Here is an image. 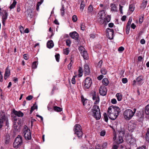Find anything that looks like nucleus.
Returning a JSON list of instances; mask_svg holds the SVG:
<instances>
[{"label":"nucleus","mask_w":149,"mask_h":149,"mask_svg":"<svg viewBox=\"0 0 149 149\" xmlns=\"http://www.w3.org/2000/svg\"><path fill=\"white\" fill-rule=\"evenodd\" d=\"M108 116L110 119L114 120H115L119 115L120 109L117 106H110L108 109Z\"/></svg>","instance_id":"obj_1"},{"label":"nucleus","mask_w":149,"mask_h":149,"mask_svg":"<svg viewBox=\"0 0 149 149\" xmlns=\"http://www.w3.org/2000/svg\"><path fill=\"white\" fill-rule=\"evenodd\" d=\"M106 14L104 10L100 11L98 13L97 16V19L98 22L101 24H104L105 22V17Z\"/></svg>","instance_id":"obj_2"},{"label":"nucleus","mask_w":149,"mask_h":149,"mask_svg":"<svg viewBox=\"0 0 149 149\" xmlns=\"http://www.w3.org/2000/svg\"><path fill=\"white\" fill-rule=\"evenodd\" d=\"M92 110L93 117L97 120L100 119L101 118V114L99 107L97 105H94Z\"/></svg>","instance_id":"obj_3"},{"label":"nucleus","mask_w":149,"mask_h":149,"mask_svg":"<svg viewBox=\"0 0 149 149\" xmlns=\"http://www.w3.org/2000/svg\"><path fill=\"white\" fill-rule=\"evenodd\" d=\"M74 134H76L79 138L82 137L83 133L81 126L80 125L76 124L74 127Z\"/></svg>","instance_id":"obj_4"},{"label":"nucleus","mask_w":149,"mask_h":149,"mask_svg":"<svg viewBox=\"0 0 149 149\" xmlns=\"http://www.w3.org/2000/svg\"><path fill=\"white\" fill-rule=\"evenodd\" d=\"M23 143L22 138L20 135H18L17 136L15 139L13 144L14 147L15 148H17L20 146Z\"/></svg>","instance_id":"obj_5"},{"label":"nucleus","mask_w":149,"mask_h":149,"mask_svg":"<svg viewBox=\"0 0 149 149\" xmlns=\"http://www.w3.org/2000/svg\"><path fill=\"white\" fill-rule=\"evenodd\" d=\"M124 118L126 120H129L134 115L133 111L130 109L125 110L123 113Z\"/></svg>","instance_id":"obj_6"},{"label":"nucleus","mask_w":149,"mask_h":149,"mask_svg":"<svg viewBox=\"0 0 149 149\" xmlns=\"http://www.w3.org/2000/svg\"><path fill=\"white\" fill-rule=\"evenodd\" d=\"M23 134L26 140H29L31 138V133L30 130L27 126L25 127L23 130Z\"/></svg>","instance_id":"obj_7"},{"label":"nucleus","mask_w":149,"mask_h":149,"mask_svg":"<svg viewBox=\"0 0 149 149\" xmlns=\"http://www.w3.org/2000/svg\"><path fill=\"white\" fill-rule=\"evenodd\" d=\"M114 31L113 29L107 28L106 30V35L110 39H113L114 36Z\"/></svg>","instance_id":"obj_8"},{"label":"nucleus","mask_w":149,"mask_h":149,"mask_svg":"<svg viewBox=\"0 0 149 149\" xmlns=\"http://www.w3.org/2000/svg\"><path fill=\"white\" fill-rule=\"evenodd\" d=\"M92 84V80L89 77H87L85 80L84 87V88L88 89L91 86Z\"/></svg>","instance_id":"obj_9"},{"label":"nucleus","mask_w":149,"mask_h":149,"mask_svg":"<svg viewBox=\"0 0 149 149\" xmlns=\"http://www.w3.org/2000/svg\"><path fill=\"white\" fill-rule=\"evenodd\" d=\"M125 132L121 130L118 131V139L117 143L118 144L123 142V137L124 136Z\"/></svg>","instance_id":"obj_10"},{"label":"nucleus","mask_w":149,"mask_h":149,"mask_svg":"<svg viewBox=\"0 0 149 149\" xmlns=\"http://www.w3.org/2000/svg\"><path fill=\"white\" fill-rule=\"evenodd\" d=\"M107 90L106 87L104 86L100 87L99 90L100 94L102 96L106 95L107 93Z\"/></svg>","instance_id":"obj_11"},{"label":"nucleus","mask_w":149,"mask_h":149,"mask_svg":"<svg viewBox=\"0 0 149 149\" xmlns=\"http://www.w3.org/2000/svg\"><path fill=\"white\" fill-rule=\"evenodd\" d=\"M69 35L72 38L75 40H78L79 35L76 31H74L70 33Z\"/></svg>","instance_id":"obj_12"},{"label":"nucleus","mask_w":149,"mask_h":149,"mask_svg":"<svg viewBox=\"0 0 149 149\" xmlns=\"http://www.w3.org/2000/svg\"><path fill=\"white\" fill-rule=\"evenodd\" d=\"M84 71L85 75H88L90 73V68L89 66L87 64H85L84 65Z\"/></svg>","instance_id":"obj_13"},{"label":"nucleus","mask_w":149,"mask_h":149,"mask_svg":"<svg viewBox=\"0 0 149 149\" xmlns=\"http://www.w3.org/2000/svg\"><path fill=\"white\" fill-rule=\"evenodd\" d=\"M10 75V70L8 67H7L6 69L4 74V79L6 80L7 78Z\"/></svg>","instance_id":"obj_14"},{"label":"nucleus","mask_w":149,"mask_h":149,"mask_svg":"<svg viewBox=\"0 0 149 149\" xmlns=\"http://www.w3.org/2000/svg\"><path fill=\"white\" fill-rule=\"evenodd\" d=\"M13 112L15 115L18 117H22L24 115L23 113L20 111H18L14 109Z\"/></svg>","instance_id":"obj_15"},{"label":"nucleus","mask_w":149,"mask_h":149,"mask_svg":"<svg viewBox=\"0 0 149 149\" xmlns=\"http://www.w3.org/2000/svg\"><path fill=\"white\" fill-rule=\"evenodd\" d=\"M81 54L85 59H87L88 58V55L86 51H84L83 52H81Z\"/></svg>","instance_id":"obj_16"},{"label":"nucleus","mask_w":149,"mask_h":149,"mask_svg":"<svg viewBox=\"0 0 149 149\" xmlns=\"http://www.w3.org/2000/svg\"><path fill=\"white\" fill-rule=\"evenodd\" d=\"M54 45L53 42L52 40L48 41L47 43V47L50 49L52 48L53 47Z\"/></svg>","instance_id":"obj_17"},{"label":"nucleus","mask_w":149,"mask_h":149,"mask_svg":"<svg viewBox=\"0 0 149 149\" xmlns=\"http://www.w3.org/2000/svg\"><path fill=\"white\" fill-rule=\"evenodd\" d=\"M102 83L105 86H107L109 83V81L107 78H104L102 81Z\"/></svg>","instance_id":"obj_18"},{"label":"nucleus","mask_w":149,"mask_h":149,"mask_svg":"<svg viewBox=\"0 0 149 149\" xmlns=\"http://www.w3.org/2000/svg\"><path fill=\"white\" fill-rule=\"evenodd\" d=\"M111 10L116 11V5L114 3H111L110 4Z\"/></svg>","instance_id":"obj_19"},{"label":"nucleus","mask_w":149,"mask_h":149,"mask_svg":"<svg viewBox=\"0 0 149 149\" xmlns=\"http://www.w3.org/2000/svg\"><path fill=\"white\" fill-rule=\"evenodd\" d=\"M3 16L2 17V21H6L7 18L8 14L6 11L5 12Z\"/></svg>","instance_id":"obj_20"},{"label":"nucleus","mask_w":149,"mask_h":149,"mask_svg":"<svg viewBox=\"0 0 149 149\" xmlns=\"http://www.w3.org/2000/svg\"><path fill=\"white\" fill-rule=\"evenodd\" d=\"M93 9V8L92 5H90L88 7V13L92 14Z\"/></svg>","instance_id":"obj_21"},{"label":"nucleus","mask_w":149,"mask_h":149,"mask_svg":"<svg viewBox=\"0 0 149 149\" xmlns=\"http://www.w3.org/2000/svg\"><path fill=\"white\" fill-rule=\"evenodd\" d=\"M105 22H104V24H106V22H108L110 21L111 19V16L109 15H107L106 17H105Z\"/></svg>","instance_id":"obj_22"},{"label":"nucleus","mask_w":149,"mask_h":149,"mask_svg":"<svg viewBox=\"0 0 149 149\" xmlns=\"http://www.w3.org/2000/svg\"><path fill=\"white\" fill-rule=\"evenodd\" d=\"M145 112L146 115H148L149 114V104L146 107Z\"/></svg>","instance_id":"obj_23"},{"label":"nucleus","mask_w":149,"mask_h":149,"mask_svg":"<svg viewBox=\"0 0 149 149\" xmlns=\"http://www.w3.org/2000/svg\"><path fill=\"white\" fill-rule=\"evenodd\" d=\"M38 108V107L37 105L36 104H34L33 106L31 108L30 113L31 114L32 113L33 111L35 109H37Z\"/></svg>","instance_id":"obj_24"},{"label":"nucleus","mask_w":149,"mask_h":149,"mask_svg":"<svg viewBox=\"0 0 149 149\" xmlns=\"http://www.w3.org/2000/svg\"><path fill=\"white\" fill-rule=\"evenodd\" d=\"M17 3V2L15 0H14L13 1V3L10 5V6L9 8L10 9H12L13 8L15 7Z\"/></svg>","instance_id":"obj_25"},{"label":"nucleus","mask_w":149,"mask_h":149,"mask_svg":"<svg viewBox=\"0 0 149 149\" xmlns=\"http://www.w3.org/2000/svg\"><path fill=\"white\" fill-rule=\"evenodd\" d=\"M116 96L117 97V99L118 101H120L122 100V95L120 93H117Z\"/></svg>","instance_id":"obj_26"},{"label":"nucleus","mask_w":149,"mask_h":149,"mask_svg":"<svg viewBox=\"0 0 149 149\" xmlns=\"http://www.w3.org/2000/svg\"><path fill=\"white\" fill-rule=\"evenodd\" d=\"M54 110L58 112H60L62 110V108L57 106H55L54 107Z\"/></svg>","instance_id":"obj_27"},{"label":"nucleus","mask_w":149,"mask_h":149,"mask_svg":"<svg viewBox=\"0 0 149 149\" xmlns=\"http://www.w3.org/2000/svg\"><path fill=\"white\" fill-rule=\"evenodd\" d=\"M147 3V1H144L142 3L141 6V8H146V5Z\"/></svg>","instance_id":"obj_28"},{"label":"nucleus","mask_w":149,"mask_h":149,"mask_svg":"<svg viewBox=\"0 0 149 149\" xmlns=\"http://www.w3.org/2000/svg\"><path fill=\"white\" fill-rule=\"evenodd\" d=\"M83 69L81 67H79L78 70L79 75V77H81L82 75Z\"/></svg>","instance_id":"obj_29"},{"label":"nucleus","mask_w":149,"mask_h":149,"mask_svg":"<svg viewBox=\"0 0 149 149\" xmlns=\"http://www.w3.org/2000/svg\"><path fill=\"white\" fill-rule=\"evenodd\" d=\"M129 10L132 12L134 11V7L133 4H131L129 6Z\"/></svg>","instance_id":"obj_30"},{"label":"nucleus","mask_w":149,"mask_h":149,"mask_svg":"<svg viewBox=\"0 0 149 149\" xmlns=\"http://www.w3.org/2000/svg\"><path fill=\"white\" fill-rule=\"evenodd\" d=\"M61 15L62 16H63L64 14L65 9L64 7V5H62V8L61 9Z\"/></svg>","instance_id":"obj_31"},{"label":"nucleus","mask_w":149,"mask_h":149,"mask_svg":"<svg viewBox=\"0 0 149 149\" xmlns=\"http://www.w3.org/2000/svg\"><path fill=\"white\" fill-rule=\"evenodd\" d=\"M0 117H1V119H4L5 120V113L3 112H2L0 113Z\"/></svg>","instance_id":"obj_32"},{"label":"nucleus","mask_w":149,"mask_h":149,"mask_svg":"<svg viewBox=\"0 0 149 149\" xmlns=\"http://www.w3.org/2000/svg\"><path fill=\"white\" fill-rule=\"evenodd\" d=\"M37 61H34L32 65V69H35L36 68H37Z\"/></svg>","instance_id":"obj_33"},{"label":"nucleus","mask_w":149,"mask_h":149,"mask_svg":"<svg viewBox=\"0 0 149 149\" xmlns=\"http://www.w3.org/2000/svg\"><path fill=\"white\" fill-rule=\"evenodd\" d=\"M84 1H82L80 5V8L81 11H82L84 7V4L83 3Z\"/></svg>","instance_id":"obj_34"},{"label":"nucleus","mask_w":149,"mask_h":149,"mask_svg":"<svg viewBox=\"0 0 149 149\" xmlns=\"http://www.w3.org/2000/svg\"><path fill=\"white\" fill-rule=\"evenodd\" d=\"M118 144H113V146L112 147L111 149H118Z\"/></svg>","instance_id":"obj_35"},{"label":"nucleus","mask_w":149,"mask_h":149,"mask_svg":"<svg viewBox=\"0 0 149 149\" xmlns=\"http://www.w3.org/2000/svg\"><path fill=\"white\" fill-rule=\"evenodd\" d=\"M101 72L102 74H105L107 73V70L104 68H102L101 70Z\"/></svg>","instance_id":"obj_36"},{"label":"nucleus","mask_w":149,"mask_h":149,"mask_svg":"<svg viewBox=\"0 0 149 149\" xmlns=\"http://www.w3.org/2000/svg\"><path fill=\"white\" fill-rule=\"evenodd\" d=\"M18 124L17 123H16L15 122H14L13 125V128L15 130H18Z\"/></svg>","instance_id":"obj_37"},{"label":"nucleus","mask_w":149,"mask_h":149,"mask_svg":"<svg viewBox=\"0 0 149 149\" xmlns=\"http://www.w3.org/2000/svg\"><path fill=\"white\" fill-rule=\"evenodd\" d=\"M64 53L66 55H68L69 53V48H67L63 50Z\"/></svg>","instance_id":"obj_38"},{"label":"nucleus","mask_w":149,"mask_h":149,"mask_svg":"<svg viewBox=\"0 0 149 149\" xmlns=\"http://www.w3.org/2000/svg\"><path fill=\"white\" fill-rule=\"evenodd\" d=\"M104 118L105 121L107 122L108 120V118L107 113H104Z\"/></svg>","instance_id":"obj_39"},{"label":"nucleus","mask_w":149,"mask_h":149,"mask_svg":"<svg viewBox=\"0 0 149 149\" xmlns=\"http://www.w3.org/2000/svg\"><path fill=\"white\" fill-rule=\"evenodd\" d=\"M5 120L0 118V129L3 126V124Z\"/></svg>","instance_id":"obj_40"},{"label":"nucleus","mask_w":149,"mask_h":149,"mask_svg":"<svg viewBox=\"0 0 149 149\" xmlns=\"http://www.w3.org/2000/svg\"><path fill=\"white\" fill-rule=\"evenodd\" d=\"M85 24L84 23H82L81 24V29L83 31L85 30Z\"/></svg>","instance_id":"obj_41"},{"label":"nucleus","mask_w":149,"mask_h":149,"mask_svg":"<svg viewBox=\"0 0 149 149\" xmlns=\"http://www.w3.org/2000/svg\"><path fill=\"white\" fill-rule=\"evenodd\" d=\"M59 56L60 55L58 54H56L55 55L56 60L58 62L59 61Z\"/></svg>","instance_id":"obj_42"},{"label":"nucleus","mask_w":149,"mask_h":149,"mask_svg":"<svg viewBox=\"0 0 149 149\" xmlns=\"http://www.w3.org/2000/svg\"><path fill=\"white\" fill-rule=\"evenodd\" d=\"M66 44L67 45L70 47V46L71 41L70 40L68 39L66 40Z\"/></svg>","instance_id":"obj_43"},{"label":"nucleus","mask_w":149,"mask_h":149,"mask_svg":"<svg viewBox=\"0 0 149 149\" xmlns=\"http://www.w3.org/2000/svg\"><path fill=\"white\" fill-rule=\"evenodd\" d=\"M130 26H126V33L127 34H128L130 30Z\"/></svg>","instance_id":"obj_44"},{"label":"nucleus","mask_w":149,"mask_h":149,"mask_svg":"<svg viewBox=\"0 0 149 149\" xmlns=\"http://www.w3.org/2000/svg\"><path fill=\"white\" fill-rule=\"evenodd\" d=\"M81 101L83 104V105L84 106L85 105V101L86 100H87L85 99L83 96H81Z\"/></svg>","instance_id":"obj_45"},{"label":"nucleus","mask_w":149,"mask_h":149,"mask_svg":"<svg viewBox=\"0 0 149 149\" xmlns=\"http://www.w3.org/2000/svg\"><path fill=\"white\" fill-rule=\"evenodd\" d=\"M72 19L74 22H75L77 19V18L76 15H74L72 17Z\"/></svg>","instance_id":"obj_46"},{"label":"nucleus","mask_w":149,"mask_h":149,"mask_svg":"<svg viewBox=\"0 0 149 149\" xmlns=\"http://www.w3.org/2000/svg\"><path fill=\"white\" fill-rule=\"evenodd\" d=\"M143 77L142 76H139L136 79V80L137 82H140L143 79Z\"/></svg>","instance_id":"obj_47"},{"label":"nucleus","mask_w":149,"mask_h":149,"mask_svg":"<svg viewBox=\"0 0 149 149\" xmlns=\"http://www.w3.org/2000/svg\"><path fill=\"white\" fill-rule=\"evenodd\" d=\"M102 63V61L101 60L98 62L97 64V67L99 68H101Z\"/></svg>","instance_id":"obj_48"},{"label":"nucleus","mask_w":149,"mask_h":149,"mask_svg":"<svg viewBox=\"0 0 149 149\" xmlns=\"http://www.w3.org/2000/svg\"><path fill=\"white\" fill-rule=\"evenodd\" d=\"M79 50L80 52L85 50L84 48L82 46L80 47L79 48Z\"/></svg>","instance_id":"obj_49"},{"label":"nucleus","mask_w":149,"mask_h":149,"mask_svg":"<svg viewBox=\"0 0 149 149\" xmlns=\"http://www.w3.org/2000/svg\"><path fill=\"white\" fill-rule=\"evenodd\" d=\"M98 97H96V92H94V93L93 95V100H95L97 98H98Z\"/></svg>","instance_id":"obj_50"},{"label":"nucleus","mask_w":149,"mask_h":149,"mask_svg":"<svg viewBox=\"0 0 149 149\" xmlns=\"http://www.w3.org/2000/svg\"><path fill=\"white\" fill-rule=\"evenodd\" d=\"M72 57H71V62L70 63H69L68 66V69H69V70H70L71 68V66H72V64H71V62H72Z\"/></svg>","instance_id":"obj_51"},{"label":"nucleus","mask_w":149,"mask_h":149,"mask_svg":"<svg viewBox=\"0 0 149 149\" xmlns=\"http://www.w3.org/2000/svg\"><path fill=\"white\" fill-rule=\"evenodd\" d=\"M122 82L124 84H125L127 82V79L126 78H123L122 79Z\"/></svg>","instance_id":"obj_52"},{"label":"nucleus","mask_w":149,"mask_h":149,"mask_svg":"<svg viewBox=\"0 0 149 149\" xmlns=\"http://www.w3.org/2000/svg\"><path fill=\"white\" fill-rule=\"evenodd\" d=\"M132 21V19H130L128 22L127 23L126 26H130L131 24Z\"/></svg>","instance_id":"obj_53"},{"label":"nucleus","mask_w":149,"mask_h":149,"mask_svg":"<svg viewBox=\"0 0 149 149\" xmlns=\"http://www.w3.org/2000/svg\"><path fill=\"white\" fill-rule=\"evenodd\" d=\"M146 139L149 138V128H148V129L147 132L146 134Z\"/></svg>","instance_id":"obj_54"},{"label":"nucleus","mask_w":149,"mask_h":149,"mask_svg":"<svg viewBox=\"0 0 149 149\" xmlns=\"http://www.w3.org/2000/svg\"><path fill=\"white\" fill-rule=\"evenodd\" d=\"M124 50V48L123 47H120L118 49V51L119 52H122Z\"/></svg>","instance_id":"obj_55"},{"label":"nucleus","mask_w":149,"mask_h":149,"mask_svg":"<svg viewBox=\"0 0 149 149\" xmlns=\"http://www.w3.org/2000/svg\"><path fill=\"white\" fill-rule=\"evenodd\" d=\"M105 131L104 130H103L101 132L100 135L101 136H104L105 135Z\"/></svg>","instance_id":"obj_56"},{"label":"nucleus","mask_w":149,"mask_h":149,"mask_svg":"<svg viewBox=\"0 0 149 149\" xmlns=\"http://www.w3.org/2000/svg\"><path fill=\"white\" fill-rule=\"evenodd\" d=\"M33 96L32 95H29L26 97V99L28 100H31L33 98Z\"/></svg>","instance_id":"obj_57"},{"label":"nucleus","mask_w":149,"mask_h":149,"mask_svg":"<svg viewBox=\"0 0 149 149\" xmlns=\"http://www.w3.org/2000/svg\"><path fill=\"white\" fill-rule=\"evenodd\" d=\"M24 58L26 60H27L29 58L28 55L26 54H25L23 55Z\"/></svg>","instance_id":"obj_58"},{"label":"nucleus","mask_w":149,"mask_h":149,"mask_svg":"<svg viewBox=\"0 0 149 149\" xmlns=\"http://www.w3.org/2000/svg\"><path fill=\"white\" fill-rule=\"evenodd\" d=\"M107 144H108L107 142H105L103 143L102 145V147H103V148H106L107 146Z\"/></svg>","instance_id":"obj_59"},{"label":"nucleus","mask_w":149,"mask_h":149,"mask_svg":"<svg viewBox=\"0 0 149 149\" xmlns=\"http://www.w3.org/2000/svg\"><path fill=\"white\" fill-rule=\"evenodd\" d=\"M111 102L113 104H115L117 103V101L116 99H113L111 100Z\"/></svg>","instance_id":"obj_60"},{"label":"nucleus","mask_w":149,"mask_h":149,"mask_svg":"<svg viewBox=\"0 0 149 149\" xmlns=\"http://www.w3.org/2000/svg\"><path fill=\"white\" fill-rule=\"evenodd\" d=\"M143 16H142L141 17H140L139 19V23L140 24L143 21Z\"/></svg>","instance_id":"obj_61"},{"label":"nucleus","mask_w":149,"mask_h":149,"mask_svg":"<svg viewBox=\"0 0 149 149\" xmlns=\"http://www.w3.org/2000/svg\"><path fill=\"white\" fill-rule=\"evenodd\" d=\"M104 77V76L102 75H100L97 77V79L99 80H101Z\"/></svg>","instance_id":"obj_62"},{"label":"nucleus","mask_w":149,"mask_h":149,"mask_svg":"<svg viewBox=\"0 0 149 149\" xmlns=\"http://www.w3.org/2000/svg\"><path fill=\"white\" fill-rule=\"evenodd\" d=\"M72 83L73 84H75L76 83L74 77H73L71 80Z\"/></svg>","instance_id":"obj_63"},{"label":"nucleus","mask_w":149,"mask_h":149,"mask_svg":"<svg viewBox=\"0 0 149 149\" xmlns=\"http://www.w3.org/2000/svg\"><path fill=\"white\" fill-rule=\"evenodd\" d=\"M95 149H102V146L100 145H97L95 147Z\"/></svg>","instance_id":"obj_64"}]
</instances>
